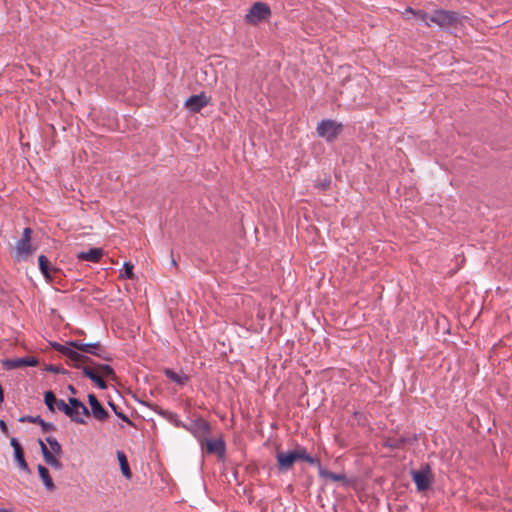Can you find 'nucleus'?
<instances>
[{"label": "nucleus", "mask_w": 512, "mask_h": 512, "mask_svg": "<svg viewBox=\"0 0 512 512\" xmlns=\"http://www.w3.org/2000/svg\"><path fill=\"white\" fill-rule=\"evenodd\" d=\"M52 347L72 362L73 364L93 363L92 359L76 350L83 353L94 355L104 361H112V354L108 352L100 342L84 343L80 340H72L67 342L66 345L60 343H53Z\"/></svg>", "instance_id": "1"}, {"label": "nucleus", "mask_w": 512, "mask_h": 512, "mask_svg": "<svg viewBox=\"0 0 512 512\" xmlns=\"http://www.w3.org/2000/svg\"><path fill=\"white\" fill-rule=\"evenodd\" d=\"M430 22L457 33L469 24L470 18L454 11L439 9L430 16Z\"/></svg>", "instance_id": "2"}, {"label": "nucleus", "mask_w": 512, "mask_h": 512, "mask_svg": "<svg viewBox=\"0 0 512 512\" xmlns=\"http://www.w3.org/2000/svg\"><path fill=\"white\" fill-rule=\"evenodd\" d=\"M187 431H189L199 442L201 447L204 446L205 440L211 433L210 424L203 418L193 420L189 425L181 424Z\"/></svg>", "instance_id": "3"}, {"label": "nucleus", "mask_w": 512, "mask_h": 512, "mask_svg": "<svg viewBox=\"0 0 512 512\" xmlns=\"http://www.w3.org/2000/svg\"><path fill=\"white\" fill-rule=\"evenodd\" d=\"M271 16L270 7L264 2H255L245 16V21L251 25L268 20Z\"/></svg>", "instance_id": "4"}, {"label": "nucleus", "mask_w": 512, "mask_h": 512, "mask_svg": "<svg viewBox=\"0 0 512 512\" xmlns=\"http://www.w3.org/2000/svg\"><path fill=\"white\" fill-rule=\"evenodd\" d=\"M317 134L328 142L334 141L342 131V124L334 120L326 119L318 123Z\"/></svg>", "instance_id": "5"}, {"label": "nucleus", "mask_w": 512, "mask_h": 512, "mask_svg": "<svg viewBox=\"0 0 512 512\" xmlns=\"http://www.w3.org/2000/svg\"><path fill=\"white\" fill-rule=\"evenodd\" d=\"M413 482L419 492L427 491L433 482V476L429 465L423 466L420 470H411Z\"/></svg>", "instance_id": "6"}, {"label": "nucleus", "mask_w": 512, "mask_h": 512, "mask_svg": "<svg viewBox=\"0 0 512 512\" xmlns=\"http://www.w3.org/2000/svg\"><path fill=\"white\" fill-rule=\"evenodd\" d=\"M69 408L71 409L70 414H66L71 421L77 424H86L83 416L90 414L88 408L79 399L71 397L69 398Z\"/></svg>", "instance_id": "7"}, {"label": "nucleus", "mask_w": 512, "mask_h": 512, "mask_svg": "<svg viewBox=\"0 0 512 512\" xmlns=\"http://www.w3.org/2000/svg\"><path fill=\"white\" fill-rule=\"evenodd\" d=\"M2 364L4 369L13 370L27 366H36L38 364V360L35 357L27 356L22 358L5 359Z\"/></svg>", "instance_id": "8"}, {"label": "nucleus", "mask_w": 512, "mask_h": 512, "mask_svg": "<svg viewBox=\"0 0 512 512\" xmlns=\"http://www.w3.org/2000/svg\"><path fill=\"white\" fill-rule=\"evenodd\" d=\"M39 268L45 279L49 282L55 281V276L60 273V269L51 265L48 258L44 255H40L38 258Z\"/></svg>", "instance_id": "9"}, {"label": "nucleus", "mask_w": 512, "mask_h": 512, "mask_svg": "<svg viewBox=\"0 0 512 512\" xmlns=\"http://www.w3.org/2000/svg\"><path fill=\"white\" fill-rule=\"evenodd\" d=\"M88 403L91 407V414L95 419L104 421L109 417L107 410L101 405L94 394H88Z\"/></svg>", "instance_id": "10"}, {"label": "nucleus", "mask_w": 512, "mask_h": 512, "mask_svg": "<svg viewBox=\"0 0 512 512\" xmlns=\"http://www.w3.org/2000/svg\"><path fill=\"white\" fill-rule=\"evenodd\" d=\"M276 459L277 467L280 472H286L290 470L296 462L293 450L288 452H278L276 454Z\"/></svg>", "instance_id": "11"}, {"label": "nucleus", "mask_w": 512, "mask_h": 512, "mask_svg": "<svg viewBox=\"0 0 512 512\" xmlns=\"http://www.w3.org/2000/svg\"><path fill=\"white\" fill-rule=\"evenodd\" d=\"M209 103V99L204 93H200L197 95H191L186 101H185V107L189 109L191 112L197 113L202 108L207 106Z\"/></svg>", "instance_id": "12"}, {"label": "nucleus", "mask_w": 512, "mask_h": 512, "mask_svg": "<svg viewBox=\"0 0 512 512\" xmlns=\"http://www.w3.org/2000/svg\"><path fill=\"white\" fill-rule=\"evenodd\" d=\"M73 366L77 369H81L82 373L85 377L89 378L92 382H94L98 388L104 390L107 388V383L103 380L101 376L89 366H84L82 364H73Z\"/></svg>", "instance_id": "13"}, {"label": "nucleus", "mask_w": 512, "mask_h": 512, "mask_svg": "<svg viewBox=\"0 0 512 512\" xmlns=\"http://www.w3.org/2000/svg\"><path fill=\"white\" fill-rule=\"evenodd\" d=\"M204 445L209 454H216L220 459L225 457L226 445L222 438L216 440H205Z\"/></svg>", "instance_id": "14"}, {"label": "nucleus", "mask_w": 512, "mask_h": 512, "mask_svg": "<svg viewBox=\"0 0 512 512\" xmlns=\"http://www.w3.org/2000/svg\"><path fill=\"white\" fill-rule=\"evenodd\" d=\"M10 444L13 447L14 457H15V460H16L18 466L20 467V469H22L26 473H30L29 466L25 460L23 448H22L21 444L19 443V441L13 437L10 440Z\"/></svg>", "instance_id": "15"}, {"label": "nucleus", "mask_w": 512, "mask_h": 512, "mask_svg": "<svg viewBox=\"0 0 512 512\" xmlns=\"http://www.w3.org/2000/svg\"><path fill=\"white\" fill-rule=\"evenodd\" d=\"M39 445H40V448H41V453H42V456L45 460V462L50 465L52 468L56 469V470H61L63 468V465L62 463L60 462V460L58 459V456H55L48 448L47 446L45 445V443L39 439Z\"/></svg>", "instance_id": "16"}, {"label": "nucleus", "mask_w": 512, "mask_h": 512, "mask_svg": "<svg viewBox=\"0 0 512 512\" xmlns=\"http://www.w3.org/2000/svg\"><path fill=\"white\" fill-rule=\"evenodd\" d=\"M103 256V250L101 248H90L88 251H82L77 254V259L82 261H88L97 263Z\"/></svg>", "instance_id": "17"}, {"label": "nucleus", "mask_w": 512, "mask_h": 512, "mask_svg": "<svg viewBox=\"0 0 512 512\" xmlns=\"http://www.w3.org/2000/svg\"><path fill=\"white\" fill-rule=\"evenodd\" d=\"M19 422H22V423L29 422V423H34L36 425H40L44 432H49V431L56 430V427H55V425L53 423L45 422L39 415H37V416H31V415L23 416V417L19 418Z\"/></svg>", "instance_id": "18"}, {"label": "nucleus", "mask_w": 512, "mask_h": 512, "mask_svg": "<svg viewBox=\"0 0 512 512\" xmlns=\"http://www.w3.org/2000/svg\"><path fill=\"white\" fill-rule=\"evenodd\" d=\"M164 374L169 380H171L181 386L185 385L189 381V377L186 374H184L182 372L177 373L174 370L169 369V368L165 369Z\"/></svg>", "instance_id": "19"}, {"label": "nucleus", "mask_w": 512, "mask_h": 512, "mask_svg": "<svg viewBox=\"0 0 512 512\" xmlns=\"http://www.w3.org/2000/svg\"><path fill=\"white\" fill-rule=\"evenodd\" d=\"M37 469L39 472V476H40L41 480L43 481V484L46 487V489L49 491H53L55 489V485H54V482L49 474L48 469L41 464L38 465Z\"/></svg>", "instance_id": "20"}, {"label": "nucleus", "mask_w": 512, "mask_h": 512, "mask_svg": "<svg viewBox=\"0 0 512 512\" xmlns=\"http://www.w3.org/2000/svg\"><path fill=\"white\" fill-rule=\"evenodd\" d=\"M117 459L119 461L120 469H121L123 476L126 479H131L132 472L130 470L129 463H128L125 453L123 451L118 450L117 451Z\"/></svg>", "instance_id": "21"}, {"label": "nucleus", "mask_w": 512, "mask_h": 512, "mask_svg": "<svg viewBox=\"0 0 512 512\" xmlns=\"http://www.w3.org/2000/svg\"><path fill=\"white\" fill-rule=\"evenodd\" d=\"M31 244L28 241L20 239L16 243V253L18 258H26L31 254Z\"/></svg>", "instance_id": "22"}, {"label": "nucleus", "mask_w": 512, "mask_h": 512, "mask_svg": "<svg viewBox=\"0 0 512 512\" xmlns=\"http://www.w3.org/2000/svg\"><path fill=\"white\" fill-rule=\"evenodd\" d=\"M320 477L329 479L334 482H341V481L346 480V477L344 474L334 473V472H331L323 467H320Z\"/></svg>", "instance_id": "23"}, {"label": "nucleus", "mask_w": 512, "mask_h": 512, "mask_svg": "<svg viewBox=\"0 0 512 512\" xmlns=\"http://www.w3.org/2000/svg\"><path fill=\"white\" fill-rule=\"evenodd\" d=\"M45 440H46V442L50 446V449H51L50 451L55 456H60L62 454V447H61L60 443L58 442V440L55 437L48 436V437H46Z\"/></svg>", "instance_id": "24"}, {"label": "nucleus", "mask_w": 512, "mask_h": 512, "mask_svg": "<svg viewBox=\"0 0 512 512\" xmlns=\"http://www.w3.org/2000/svg\"><path fill=\"white\" fill-rule=\"evenodd\" d=\"M57 398L54 394L53 391L49 390V391H46L45 394H44V402L47 406V408L51 411V412H54L55 411V404L57 403Z\"/></svg>", "instance_id": "25"}, {"label": "nucleus", "mask_w": 512, "mask_h": 512, "mask_svg": "<svg viewBox=\"0 0 512 512\" xmlns=\"http://www.w3.org/2000/svg\"><path fill=\"white\" fill-rule=\"evenodd\" d=\"M96 367H97V369L99 370V372L103 376L109 377L112 380H114L116 378L114 369L110 365H108V364H97Z\"/></svg>", "instance_id": "26"}, {"label": "nucleus", "mask_w": 512, "mask_h": 512, "mask_svg": "<svg viewBox=\"0 0 512 512\" xmlns=\"http://www.w3.org/2000/svg\"><path fill=\"white\" fill-rule=\"evenodd\" d=\"M133 264L131 262H125L123 268L120 271V276L124 279H133Z\"/></svg>", "instance_id": "27"}, {"label": "nucleus", "mask_w": 512, "mask_h": 512, "mask_svg": "<svg viewBox=\"0 0 512 512\" xmlns=\"http://www.w3.org/2000/svg\"><path fill=\"white\" fill-rule=\"evenodd\" d=\"M293 452H294L296 461H298V460L306 461L307 456L309 455L307 453L306 449L303 447H300V446L297 447L296 449H294Z\"/></svg>", "instance_id": "28"}, {"label": "nucleus", "mask_w": 512, "mask_h": 512, "mask_svg": "<svg viewBox=\"0 0 512 512\" xmlns=\"http://www.w3.org/2000/svg\"><path fill=\"white\" fill-rule=\"evenodd\" d=\"M55 406H57V409L59 411H62L65 415L70 414V412H71V409L69 408V404H66L65 401L62 399H58Z\"/></svg>", "instance_id": "29"}, {"label": "nucleus", "mask_w": 512, "mask_h": 512, "mask_svg": "<svg viewBox=\"0 0 512 512\" xmlns=\"http://www.w3.org/2000/svg\"><path fill=\"white\" fill-rule=\"evenodd\" d=\"M109 405L110 407L114 410L115 414L120 418L122 419L124 422H127L129 424H131V421L130 419L128 418V416L126 414H124L123 412L121 411H118L117 408H116V405L112 402H109Z\"/></svg>", "instance_id": "30"}, {"label": "nucleus", "mask_w": 512, "mask_h": 512, "mask_svg": "<svg viewBox=\"0 0 512 512\" xmlns=\"http://www.w3.org/2000/svg\"><path fill=\"white\" fill-rule=\"evenodd\" d=\"M45 370L52 372V373H56V374H65L66 373V370L63 369L61 366L52 365V364L47 365L45 367Z\"/></svg>", "instance_id": "31"}, {"label": "nucleus", "mask_w": 512, "mask_h": 512, "mask_svg": "<svg viewBox=\"0 0 512 512\" xmlns=\"http://www.w3.org/2000/svg\"><path fill=\"white\" fill-rule=\"evenodd\" d=\"M420 20H422L427 26H430V16L423 11V10H417L416 15Z\"/></svg>", "instance_id": "32"}, {"label": "nucleus", "mask_w": 512, "mask_h": 512, "mask_svg": "<svg viewBox=\"0 0 512 512\" xmlns=\"http://www.w3.org/2000/svg\"><path fill=\"white\" fill-rule=\"evenodd\" d=\"M306 462L310 465L317 466L318 467V473L320 474V467H322L320 460L316 457H312L310 455L307 456Z\"/></svg>", "instance_id": "33"}, {"label": "nucleus", "mask_w": 512, "mask_h": 512, "mask_svg": "<svg viewBox=\"0 0 512 512\" xmlns=\"http://www.w3.org/2000/svg\"><path fill=\"white\" fill-rule=\"evenodd\" d=\"M306 462L310 465L317 466L318 467V473L320 474V467H322L320 460L316 457H312L310 455L307 456Z\"/></svg>", "instance_id": "34"}, {"label": "nucleus", "mask_w": 512, "mask_h": 512, "mask_svg": "<svg viewBox=\"0 0 512 512\" xmlns=\"http://www.w3.org/2000/svg\"><path fill=\"white\" fill-rule=\"evenodd\" d=\"M31 234H32L31 228L26 227L23 230V234H22L21 239H23L24 241L30 242L31 241Z\"/></svg>", "instance_id": "35"}, {"label": "nucleus", "mask_w": 512, "mask_h": 512, "mask_svg": "<svg viewBox=\"0 0 512 512\" xmlns=\"http://www.w3.org/2000/svg\"><path fill=\"white\" fill-rule=\"evenodd\" d=\"M401 443H403V440L388 441L387 446L391 448H399Z\"/></svg>", "instance_id": "36"}, {"label": "nucleus", "mask_w": 512, "mask_h": 512, "mask_svg": "<svg viewBox=\"0 0 512 512\" xmlns=\"http://www.w3.org/2000/svg\"><path fill=\"white\" fill-rule=\"evenodd\" d=\"M0 430L5 435L9 434L8 426L4 420H0Z\"/></svg>", "instance_id": "37"}, {"label": "nucleus", "mask_w": 512, "mask_h": 512, "mask_svg": "<svg viewBox=\"0 0 512 512\" xmlns=\"http://www.w3.org/2000/svg\"><path fill=\"white\" fill-rule=\"evenodd\" d=\"M416 12H417V11H415V10H414V9H412L411 7H408V8L406 9V13H411V14H413V15H416Z\"/></svg>", "instance_id": "38"}, {"label": "nucleus", "mask_w": 512, "mask_h": 512, "mask_svg": "<svg viewBox=\"0 0 512 512\" xmlns=\"http://www.w3.org/2000/svg\"><path fill=\"white\" fill-rule=\"evenodd\" d=\"M68 389H69V391H70L72 394H75V393H76V389L74 388V386L69 385V386H68Z\"/></svg>", "instance_id": "39"}]
</instances>
